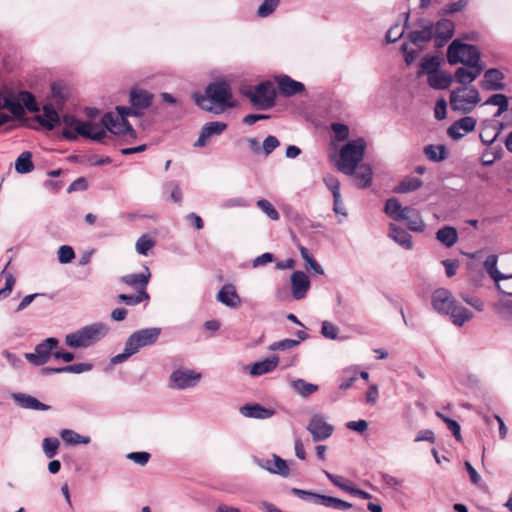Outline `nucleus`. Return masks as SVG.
<instances>
[{"instance_id":"33","label":"nucleus","mask_w":512,"mask_h":512,"mask_svg":"<svg viewBox=\"0 0 512 512\" xmlns=\"http://www.w3.org/2000/svg\"><path fill=\"white\" fill-rule=\"evenodd\" d=\"M289 384L293 391L300 395L301 397H308L313 393L317 392L319 389L318 385L306 382L304 379L301 378L291 379L289 381Z\"/></svg>"},{"instance_id":"30","label":"nucleus","mask_w":512,"mask_h":512,"mask_svg":"<svg viewBox=\"0 0 512 512\" xmlns=\"http://www.w3.org/2000/svg\"><path fill=\"white\" fill-rule=\"evenodd\" d=\"M279 363V358L276 355H273L269 358H266L262 361H258L253 363L250 366V375L251 376H261L267 373H270L276 369Z\"/></svg>"},{"instance_id":"32","label":"nucleus","mask_w":512,"mask_h":512,"mask_svg":"<svg viewBox=\"0 0 512 512\" xmlns=\"http://www.w3.org/2000/svg\"><path fill=\"white\" fill-rule=\"evenodd\" d=\"M35 119L47 130H52L60 122L57 111L51 105H45L43 113L36 115Z\"/></svg>"},{"instance_id":"23","label":"nucleus","mask_w":512,"mask_h":512,"mask_svg":"<svg viewBox=\"0 0 512 512\" xmlns=\"http://www.w3.org/2000/svg\"><path fill=\"white\" fill-rule=\"evenodd\" d=\"M291 293L294 299H303L309 288L310 280L303 271H295L291 275Z\"/></svg>"},{"instance_id":"42","label":"nucleus","mask_w":512,"mask_h":512,"mask_svg":"<svg viewBox=\"0 0 512 512\" xmlns=\"http://www.w3.org/2000/svg\"><path fill=\"white\" fill-rule=\"evenodd\" d=\"M353 175L357 180V185L361 188L368 187L372 182V170L367 165H361Z\"/></svg>"},{"instance_id":"13","label":"nucleus","mask_w":512,"mask_h":512,"mask_svg":"<svg viewBox=\"0 0 512 512\" xmlns=\"http://www.w3.org/2000/svg\"><path fill=\"white\" fill-rule=\"evenodd\" d=\"M202 374L193 369L178 368L169 377V387L177 390L193 388L198 385Z\"/></svg>"},{"instance_id":"8","label":"nucleus","mask_w":512,"mask_h":512,"mask_svg":"<svg viewBox=\"0 0 512 512\" xmlns=\"http://www.w3.org/2000/svg\"><path fill=\"white\" fill-rule=\"evenodd\" d=\"M481 101L480 93L475 87L461 86L450 93V107L454 112L468 114Z\"/></svg>"},{"instance_id":"48","label":"nucleus","mask_w":512,"mask_h":512,"mask_svg":"<svg viewBox=\"0 0 512 512\" xmlns=\"http://www.w3.org/2000/svg\"><path fill=\"white\" fill-rule=\"evenodd\" d=\"M280 0H263L257 9V15L261 18L270 16L279 6Z\"/></svg>"},{"instance_id":"43","label":"nucleus","mask_w":512,"mask_h":512,"mask_svg":"<svg viewBox=\"0 0 512 512\" xmlns=\"http://www.w3.org/2000/svg\"><path fill=\"white\" fill-rule=\"evenodd\" d=\"M494 310L503 320L512 321V300L498 301Z\"/></svg>"},{"instance_id":"10","label":"nucleus","mask_w":512,"mask_h":512,"mask_svg":"<svg viewBox=\"0 0 512 512\" xmlns=\"http://www.w3.org/2000/svg\"><path fill=\"white\" fill-rule=\"evenodd\" d=\"M447 61L450 65L458 63L463 65L482 64L478 48L474 45L465 44L459 39L453 40L448 46Z\"/></svg>"},{"instance_id":"58","label":"nucleus","mask_w":512,"mask_h":512,"mask_svg":"<svg viewBox=\"0 0 512 512\" xmlns=\"http://www.w3.org/2000/svg\"><path fill=\"white\" fill-rule=\"evenodd\" d=\"M339 328L334 325L332 322L323 321L321 327V334L323 337L331 340H335L338 338Z\"/></svg>"},{"instance_id":"39","label":"nucleus","mask_w":512,"mask_h":512,"mask_svg":"<svg viewBox=\"0 0 512 512\" xmlns=\"http://www.w3.org/2000/svg\"><path fill=\"white\" fill-rule=\"evenodd\" d=\"M33 168L32 154L28 151L22 152L15 161V170L20 174H26Z\"/></svg>"},{"instance_id":"54","label":"nucleus","mask_w":512,"mask_h":512,"mask_svg":"<svg viewBox=\"0 0 512 512\" xmlns=\"http://www.w3.org/2000/svg\"><path fill=\"white\" fill-rule=\"evenodd\" d=\"M468 5V0H458L453 3H449L442 8L440 15H449L463 11Z\"/></svg>"},{"instance_id":"56","label":"nucleus","mask_w":512,"mask_h":512,"mask_svg":"<svg viewBox=\"0 0 512 512\" xmlns=\"http://www.w3.org/2000/svg\"><path fill=\"white\" fill-rule=\"evenodd\" d=\"M58 261L61 264L70 263L75 258L74 250L69 245H62L57 252Z\"/></svg>"},{"instance_id":"1","label":"nucleus","mask_w":512,"mask_h":512,"mask_svg":"<svg viewBox=\"0 0 512 512\" xmlns=\"http://www.w3.org/2000/svg\"><path fill=\"white\" fill-rule=\"evenodd\" d=\"M118 115L106 113L102 117L101 122L81 121L74 116L66 115L63 117L65 125L62 134L68 140H76L78 136L104 143L108 136V132L128 137L130 139L137 137L136 131L126 120V117L133 115V107H117Z\"/></svg>"},{"instance_id":"24","label":"nucleus","mask_w":512,"mask_h":512,"mask_svg":"<svg viewBox=\"0 0 512 512\" xmlns=\"http://www.w3.org/2000/svg\"><path fill=\"white\" fill-rule=\"evenodd\" d=\"M151 278V273L148 267H145L144 272L137 274H127L120 278V282L134 288L138 294L147 292L146 288Z\"/></svg>"},{"instance_id":"22","label":"nucleus","mask_w":512,"mask_h":512,"mask_svg":"<svg viewBox=\"0 0 512 512\" xmlns=\"http://www.w3.org/2000/svg\"><path fill=\"white\" fill-rule=\"evenodd\" d=\"M419 26L420 29L411 31L408 37L413 44L421 47L431 39H434V25L430 21L421 19L419 20Z\"/></svg>"},{"instance_id":"46","label":"nucleus","mask_w":512,"mask_h":512,"mask_svg":"<svg viewBox=\"0 0 512 512\" xmlns=\"http://www.w3.org/2000/svg\"><path fill=\"white\" fill-rule=\"evenodd\" d=\"M436 416L440 418L443 422H445L447 428L452 432L456 441L461 442L462 435L459 423L456 420L450 419L449 417L445 416L443 413L439 411L436 412Z\"/></svg>"},{"instance_id":"55","label":"nucleus","mask_w":512,"mask_h":512,"mask_svg":"<svg viewBox=\"0 0 512 512\" xmlns=\"http://www.w3.org/2000/svg\"><path fill=\"white\" fill-rule=\"evenodd\" d=\"M406 221L408 228L413 232H423L425 229V223L417 210Z\"/></svg>"},{"instance_id":"15","label":"nucleus","mask_w":512,"mask_h":512,"mask_svg":"<svg viewBox=\"0 0 512 512\" xmlns=\"http://www.w3.org/2000/svg\"><path fill=\"white\" fill-rule=\"evenodd\" d=\"M307 430L310 432L313 441L319 442L329 438L334 431V427L327 422L323 414L315 413L310 418Z\"/></svg>"},{"instance_id":"35","label":"nucleus","mask_w":512,"mask_h":512,"mask_svg":"<svg viewBox=\"0 0 512 512\" xmlns=\"http://www.w3.org/2000/svg\"><path fill=\"white\" fill-rule=\"evenodd\" d=\"M436 239L446 247H452L458 241L457 230L452 226H444L436 232Z\"/></svg>"},{"instance_id":"64","label":"nucleus","mask_w":512,"mask_h":512,"mask_svg":"<svg viewBox=\"0 0 512 512\" xmlns=\"http://www.w3.org/2000/svg\"><path fill=\"white\" fill-rule=\"evenodd\" d=\"M497 289L503 294L512 296V274L506 275L501 281L495 282Z\"/></svg>"},{"instance_id":"52","label":"nucleus","mask_w":512,"mask_h":512,"mask_svg":"<svg viewBox=\"0 0 512 512\" xmlns=\"http://www.w3.org/2000/svg\"><path fill=\"white\" fill-rule=\"evenodd\" d=\"M59 441L56 438H44L42 446L44 454L47 458H53L57 454Z\"/></svg>"},{"instance_id":"60","label":"nucleus","mask_w":512,"mask_h":512,"mask_svg":"<svg viewBox=\"0 0 512 512\" xmlns=\"http://www.w3.org/2000/svg\"><path fill=\"white\" fill-rule=\"evenodd\" d=\"M299 345V340L295 339H284L281 341H277L272 343L268 349L270 351H276V350H289Z\"/></svg>"},{"instance_id":"7","label":"nucleus","mask_w":512,"mask_h":512,"mask_svg":"<svg viewBox=\"0 0 512 512\" xmlns=\"http://www.w3.org/2000/svg\"><path fill=\"white\" fill-rule=\"evenodd\" d=\"M366 149V142L363 138L349 141L344 145L336 163L337 168L346 175L354 174L358 164L362 161Z\"/></svg>"},{"instance_id":"19","label":"nucleus","mask_w":512,"mask_h":512,"mask_svg":"<svg viewBox=\"0 0 512 512\" xmlns=\"http://www.w3.org/2000/svg\"><path fill=\"white\" fill-rule=\"evenodd\" d=\"M153 94L142 89H133L130 92V102L133 107V116H141L153 100Z\"/></svg>"},{"instance_id":"49","label":"nucleus","mask_w":512,"mask_h":512,"mask_svg":"<svg viewBox=\"0 0 512 512\" xmlns=\"http://www.w3.org/2000/svg\"><path fill=\"white\" fill-rule=\"evenodd\" d=\"M402 207L397 198H390L386 201L384 211L389 217L397 220L398 215L403 211Z\"/></svg>"},{"instance_id":"9","label":"nucleus","mask_w":512,"mask_h":512,"mask_svg":"<svg viewBox=\"0 0 512 512\" xmlns=\"http://www.w3.org/2000/svg\"><path fill=\"white\" fill-rule=\"evenodd\" d=\"M241 92L257 109L267 110L275 105L276 91L269 81L243 88Z\"/></svg>"},{"instance_id":"21","label":"nucleus","mask_w":512,"mask_h":512,"mask_svg":"<svg viewBox=\"0 0 512 512\" xmlns=\"http://www.w3.org/2000/svg\"><path fill=\"white\" fill-rule=\"evenodd\" d=\"M434 25V41L437 47H442L454 34L455 25L449 19H441Z\"/></svg>"},{"instance_id":"34","label":"nucleus","mask_w":512,"mask_h":512,"mask_svg":"<svg viewBox=\"0 0 512 512\" xmlns=\"http://www.w3.org/2000/svg\"><path fill=\"white\" fill-rule=\"evenodd\" d=\"M452 76L444 71H437L427 77L428 84L438 90L448 88L452 83Z\"/></svg>"},{"instance_id":"45","label":"nucleus","mask_w":512,"mask_h":512,"mask_svg":"<svg viewBox=\"0 0 512 512\" xmlns=\"http://www.w3.org/2000/svg\"><path fill=\"white\" fill-rule=\"evenodd\" d=\"M299 251L301 257L305 260L308 267L313 270L315 273L322 275L324 274V270L322 266L314 259L313 255L309 252V250L303 246L299 247Z\"/></svg>"},{"instance_id":"17","label":"nucleus","mask_w":512,"mask_h":512,"mask_svg":"<svg viewBox=\"0 0 512 512\" xmlns=\"http://www.w3.org/2000/svg\"><path fill=\"white\" fill-rule=\"evenodd\" d=\"M477 124V120L472 116H465L455 121L447 130L448 136L453 140H459L468 133L472 132Z\"/></svg>"},{"instance_id":"20","label":"nucleus","mask_w":512,"mask_h":512,"mask_svg":"<svg viewBox=\"0 0 512 512\" xmlns=\"http://www.w3.org/2000/svg\"><path fill=\"white\" fill-rule=\"evenodd\" d=\"M483 69V64H472L459 67L454 74L455 81L462 86H467L480 76Z\"/></svg>"},{"instance_id":"14","label":"nucleus","mask_w":512,"mask_h":512,"mask_svg":"<svg viewBox=\"0 0 512 512\" xmlns=\"http://www.w3.org/2000/svg\"><path fill=\"white\" fill-rule=\"evenodd\" d=\"M59 341L57 338L50 337L37 344L34 352L25 353L24 357L34 366H42L46 364L51 356H53V350L58 347Z\"/></svg>"},{"instance_id":"31","label":"nucleus","mask_w":512,"mask_h":512,"mask_svg":"<svg viewBox=\"0 0 512 512\" xmlns=\"http://www.w3.org/2000/svg\"><path fill=\"white\" fill-rule=\"evenodd\" d=\"M389 237L406 250L413 248L412 236L403 228L395 225H389Z\"/></svg>"},{"instance_id":"4","label":"nucleus","mask_w":512,"mask_h":512,"mask_svg":"<svg viewBox=\"0 0 512 512\" xmlns=\"http://www.w3.org/2000/svg\"><path fill=\"white\" fill-rule=\"evenodd\" d=\"M161 329L158 327L140 329L132 333L125 342L122 353L113 356L110 359L111 364L117 365L125 362L132 355L140 351V349L153 345L158 340Z\"/></svg>"},{"instance_id":"6","label":"nucleus","mask_w":512,"mask_h":512,"mask_svg":"<svg viewBox=\"0 0 512 512\" xmlns=\"http://www.w3.org/2000/svg\"><path fill=\"white\" fill-rule=\"evenodd\" d=\"M109 328L106 324L97 322L86 325L81 329L65 336V343L71 348L89 347L107 335Z\"/></svg>"},{"instance_id":"38","label":"nucleus","mask_w":512,"mask_h":512,"mask_svg":"<svg viewBox=\"0 0 512 512\" xmlns=\"http://www.w3.org/2000/svg\"><path fill=\"white\" fill-rule=\"evenodd\" d=\"M421 186V179L414 176H407L399 183L397 187H395L394 191L396 193H409L419 189Z\"/></svg>"},{"instance_id":"53","label":"nucleus","mask_w":512,"mask_h":512,"mask_svg":"<svg viewBox=\"0 0 512 512\" xmlns=\"http://www.w3.org/2000/svg\"><path fill=\"white\" fill-rule=\"evenodd\" d=\"M500 134V130H496L495 126L486 127L480 132L482 143L490 145L496 141Z\"/></svg>"},{"instance_id":"26","label":"nucleus","mask_w":512,"mask_h":512,"mask_svg":"<svg viewBox=\"0 0 512 512\" xmlns=\"http://www.w3.org/2000/svg\"><path fill=\"white\" fill-rule=\"evenodd\" d=\"M216 299L229 308H237L241 304V299L233 284L223 285L217 293Z\"/></svg>"},{"instance_id":"57","label":"nucleus","mask_w":512,"mask_h":512,"mask_svg":"<svg viewBox=\"0 0 512 512\" xmlns=\"http://www.w3.org/2000/svg\"><path fill=\"white\" fill-rule=\"evenodd\" d=\"M257 206L271 219L278 220L280 215L273 205L266 199L257 201Z\"/></svg>"},{"instance_id":"37","label":"nucleus","mask_w":512,"mask_h":512,"mask_svg":"<svg viewBox=\"0 0 512 512\" xmlns=\"http://www.w3.org/2000/svg\"><path fill=\"white\" fill-rule=\"evenodd\" d=\"M425 156L433 162H440L447 158V151L443 145H427L424 147Z\"/></svg>"},{"instance_id":"18","label":"nucleus","mask_w":512,"mask_h":512,"mask_svg":"<svg viewBox=\"0 0 512 512\" xmlns=\"http://www.w3.org/2000/svg\"><path fill=\"white\" fill-rule=\"evenodd\" d=\"M504 74L496 69L491 68L484 72L483 79L480 81V86L486 91H500L506 88L503 82Z\"/></svg>"},{"instance_id":"29","label":"nucleus","mask_w":512,"mask_h":512,"mask_svg":"<svg viewBox=\"0 0 512 512\" xmlns=\"http://www.w3.org/2000/svg\"><path fill=\"white\" fill-rule=\"evenodd\" d=\"M240 413L247 418L268 419L275 414V410L260 404H247L240 408Z\"/></svg>"},{"instance_id":"62","label":"nucleus","mask_w":512,"mask_h":512,"mask_svg":"<svg viewBox=\"0 0 512 512\" xmlns=\"http://www.w3.org/2000/svg\"><path fill=\"white\" fill-rule=\"evenodd\" d=\"M126 457L140 466H145L149 462L151 455L148 452L140 451L128 453Z\"/></svg>"},{"instance_id":"41","label":"nucleus","mask_w":512,"mask_h":512,"mask_svg":"<svg viewBox=\"0 0 512 512\" xmlns=\"http://www.w3.org/2000/svg\"><path fill=\"white\" fill-rule=\"evenodd\" d=\"M358 378V369L356 366H351L343 370L341 382L339 384L340 390H347L352 387Z\"/></svg>"},{"instance_id":"51","label":"nucleus","mask_w":512,"mask_h":512,"mask_svg":"<svg viewBox=\"0 0 512 512\" xmlns=\"http://www.w3.org/2000/svg\"><path fill=\"white\" fill-rule=\"evenodd\" d=\"M155 245V242L152 240V238L145 234L142 235L136 242V251L140 255H147L148 251L153 248Z\"/></svg>"},{"instance_id":"25","label":"nucleus","mask_w":512,"mask_h":512,"mask_svg":"<svg viewBox=\"0 0 512 512\" xmlns=\"http://www.w3.org/2000/svg\"><path fill=\"white\" fill-rule=\"evenodd\" d=\"M276 82L280 94L286 97L301 94L305 91L303 83L296 81L287 75H280L276 77Z\"/></svg>"},{"instance_id":"11","label":"nucleus","mask_w":512,"mask_h":512,"mask_svg":"<svg viewBox=\"0 0 512 512\" xmlns=\"http://www.w3.org/2000/svg\"><path fill=\"white\" fill-rule=\"evenodd\" d=\"M291 493H293L295 496L299 497L304 501H308L316 505H321L326 508H331L339 511H346L352 508L351 503L332 496L318 494L298 488H292Z\"/></svg>"},{"instance_id":"3","label":"nucleus","mask_w":512,"mask_h":512,"mask_svg":"<svg viewBox=\"0 0 512 512\" xmlns=\"http://www.w3.org/2000/svg\"><path fill=\"white\" fill-rule=\"evenodd\" d=\"M433 309L439 314L448 315L456 326H463L473 318V314L464 306L457 303L451 293L443 288L437 289L432 294Z\"/></svg>"},{"instance_id":"36","label":"nucleus","mask_w":512,"mask_h":512,"mask_svg":"<svg viewBox=\"0 0 512 512\" xmlns=\"http://www.w3.org/2000/svg\"><path fill=\"white\" fill-rule=\"evenodd\" d=\"M61 439L68 445L89 444L91 439L88 436H82L71 429H63L60 432Z\"/></svg>"},{"instance_id":"59","label":"nucleus","mask_w":512,"mask_h":512,"mask_svg":"<svg viewBox=\"0 0 512 512\" xmlns=\"http://www.w3.org/2000/svg\"><path fill=\"white\" fill-rule=\"evenodd\" d=\"M19 97L20 100L23 102V104L21 103V105L24 108L26 107L31 112H37L39 110L35 102L34 96L31 93L22 91L19 93Z\"/></svg>"},{"instance_id":"16","label":"nucleus","mask_w":512,"mask_h":512,"mask_svg":"<svg viewBox=\"0 0 512 512\" xmlns=\"http://www.w3.org/2000/svg\"><path fill=\"white\" fill-rule=\"evenodd\" d=\"M255 462L260 468L272 474H277L282 477H287L290 474L287 461L275 454H273L271 458H257Z\"/></svg>"},{"instance_id":"12","label":"nucleus","mask_w":512,"mask_h":512,"mask_svg":"<svg viewBox=\"0 0 512 512\" xmlns=\"http://www.w3.org/2000/svg\"><path fill=\"white\" fill-rule=\"evenodd\" d=\"M24 115V107L20 100L0 89V126L8 123L12 118L21 119Z\"/></svg>"},{"instance_id":"5","label":"nucleus","mask_w":512,"mask_h":512,"mask_svg":"<svg viewBox=\"0 0 512 512\" xmlns=\"http://www.w3.org/2000/svg\"><path fill=\"white\" fill-rule=\"evenodd\" d=\"M109 328L106 324L97 322L86 325L81 329L65 336V343L71 348L89 347L107 335Z\"/></svg>"},{"instance_id":"28","label":"nucleus","mask_w":512,"mask_h":512,"mask_svg":"<svg viewBox=\"0 0 512 512\" xmlns=\"http://www.w3.org/2000/svg\"><path fill=\"white\" fill-rule=\"evenodd\" d=\"M12 399L24 409L46 411L50 409V406L40 402L35 397L25 393H13Z\"/></svg>"},{"instance_id":"2","label":"nucleus","mask_w":512,"mask_h":512,"mask_svg":"<svg viewBox=\"0 0 512 512\" xmlns=\"http://www.w3.org/2000/svg\"><path fill=\"white\" fill-rule=\"evenodd\" d=\"M192 98L203 110L219 114L228 108L236 106L231 87L224 81L210 83L205 90V95L193 93Z\"/></svg>"},{"instance_id":"47","label":"nucleus","mask_w":512,"mask_h":512,"mask_svg":"<svg viewBox=\"0 0 512 512\" xmlns=\"http://www.w3.org/2000/svg\"><path fill=\"white\" fill-rule=\"evenodd\" d=\"M484 105L497 106L500 112H505L508 110L509 99L504 94H493L484 102Z\"/></svg>"},{"instance_id":"44","label":"nucleus","mask_w":512,"mask_h":512,"mask_svg":"<svg viewBox=\"0 0 512 512\" xmlns=\"http://www.w3.org/2000/svg\"><path fill=\"white\" fill-rule=\"evenodd\" d=\"M439 65H440V62L437 57H435V56L424 57L420 63V69H421L420 73H426L427 77H428L432 73L439 71L438 70Z\"/></svg>"},{"instance_id":"50","label":"nucleus","mask_w":512,"mask_h":512,"mask_svg":"<svg viewBox=\"0 0 512 512\" xmlns=\"http://www.w3.org/2000/svg\"><path fill=\"white\" fill-rule=\"evenodd\" d=\"M149 294L147 292H142V294H136V295H128V294H119L118 300L120 302H124L127 305L135 306L139 303H141L144 300H148Z\"/></svg>"},{"instance_id":"61","label":"nucleus","mask_w":512,"mask_h":512,"mask_svg":"<svg viewBox=\"0 0 512 512\" xmlns=\"http://www.w3.org/2000/svg\"><path fill=\"white\" fill-rule=\"evenodd\" d=\"M279 145H280V141L275 136L269 135L263 141V145L261 147V152H263V154L265 156H268L277 147H279Z\"/></svg>"},{"instance_id":"27","label":"nucleus","mask_w":512,"mask_h":512,"mask_svg":"<svg viewBox=\"0 0 512 512\" xmlns=\"http://www.w3.org/2000/svg\"><path fill=\"white\" fill-rule=\"evenodd\" d=\"M226 127H227V125L225 123L219 122V121H213V122L206 123L201 129L200 135H199L197 141L195 142V146L196 147L205 146L207 140L211 136L221 134L226 129Z\"/></svg>"},{"instance_id":"40","label":"nucleus","mask_w":512,"mask_h":512,"mask_svg":"<svg viewBox=\"0 0 512 512\" xmlns=\"http://www.w3.org/2000/svg\"><path fill=\"white\" fill-rule=\"evenodd\" d=\"M497 261L498 257L495 254L489 255L484 261V268L489 276L494 280V282L501 281L502 278H505V274L501 273L497 269Z\"/></svg>"},{"instance_id":"63","label":"nucleus","mask_w":512,"mask_h":512,"mask_svg":"<svg viewBox=\"0 0 512 512\" xmlns=\"http://www.w3.org/2000/svg\"><path fill=\"white\" fill-rule=\"evenodd\" d=\"M331 129L334 132L336 140L338 141H344L349 137V128L345 124L332 123Z\"/></svg>"}]
</instances>
